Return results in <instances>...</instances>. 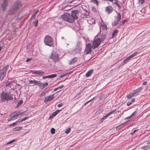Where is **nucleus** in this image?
Here are the masks:
<instances>
[{
	"instance_id": "8fccbe9b",
	"label": "nucleus",
	"mask_w": 150,
	"mask_h": 150,
	"mask_svg": "<svg viewBox=\"0 0 150 150\" xmlns=\"http://www.w3.org/2000/svg\"><path fill=\"white\" fill-rule=\"evenodd\" d=\"M132 103L131 101L128 102L127 103V105L128 106H129L132 104Z\"/></svg>"
},
{
	"instance_id": "e2e57ef3",
	"label": "nucleus",
	"mask_w": 150,
	"mask_h": 150,
	"mask_svg": "<svg viewBox=\"0 0 150 150\" xmlns=\"http://www.w3.org/2000/svg\"><path fill=\"white\" fill-rule=\"evenodd\" d=\"M113 0H105V1H109L111 2H112Z\"/></svg>"
},
{
	"instance_id": "0e129e2a",
	"label": "nucleus",
	"mask_w": 150,
	"mask_h": 150,
	"mask_svg": "<svg viewBox=\"0 0 150 150\" xmlns=\"http://www.w3.org/2000/svg\"><path fill=\"white\" fill-rule=\"evenodd\" d=\"M72 72H69V73H68V74H71V73H72Z\"/></svg>"
},
{
	"instance_id": "69168bd1",
	"label": "nucleus",
	"mask_w": 150,
	"mask_h": 150,
	"mask_svg": "<svg viewBox=\"0 0 150 150\" xmlns=\"http://www.w3.org/2000/svg\"><path fill=\"white\" fill-rule=\"evenodd\" d=\"M1 49H2V47L1 46H0V51L1 50Z\"/></svg>"
},
{
	"instance_id": "4be33fe9",
	"label": "nucleus",
	"mask_w": 150,
	"mask_h": 150,
	"mask_svg": "<svg viewBox=\"0 0 150 150\" xmlns=\"http://www.w3.org/2000/svg\"><path fill=\"white\" fill-rule=\"evenodd\" d=\"M20 111H18L17 112L13 113L12 115H13V117H16L19 115L21 114Z\"/></svg>"
},
{
	"instance_id": "a211bd4d",
	"label": "nucleus",
	"mask_w": 150,
	"mask_h": 150,
	"mask_svg": "<svg viewBox=\"0 0 150 150\" xmlns=\"http://www.w3.org/2000/svg\"><path fill=\"white\" fill-rule=\"evenodd\" d=\"M56 74H52L51 75L47 76H43L42 77L43 79H45L46 78H54L57 76Z\"/></svg>"
},
{
	"instance_id": "412c9836",
	"label": "nucleus",
	"mask_w": 150,
	"mask_h": 150,
	"mask_svg": "<svg viewBox=\"0 0 150 150\" xmlns=\"http://www.w3.org/2000/svg\"><path fill=\"white\" fill-rule=\"evenodd\" d=\"M93 70L91 69L87 72L86 74V76L87 77H88L91 76V74L93 73Z\"/></svg>"
},
{
	"instance_id": "13d9d810",
	"label": "nucleus",
	"mask_w": 150,
	"mask_h": 150,
	"mask_svg": "<svg viewBox=\"0 0 150 150\" xmlns=\"http://www.w3.org/2000/svg\"><path fill=\"white\" fill-rule=\"evenodd\" d=\"M147 81H144L143 83V85H145L147 84Z\"/></svg>"
},
{
	"instance_id": "f03ea898",
	"label": "nucleus",
	"mask_w": 150,
	"mask_h": 150,
	"mask_svg": "<svg viewBox=\"0 0 150 150\" xmlns=\"http://www.w3.org/2000/svg\"><path fill=\"white\" fill-rule=\"evenodd\" d=\"M13 99L12 95L10 93L2 91L0 94V101L2 102L13 100Z\"/></svg>"
},
{
	"instance_id": "2f4dec72",
	"label": "nucleus",
	"mask_w": 150,
	"mask_h": 150,
	"mask_svg": "<svg viewBox=\"0 0 150 150\" xmlns=\"http://www.w3.org/2000/svg\"><path fill=\"white\" fill-rule=\"evenodd\" d=\"M21 129V127H18L14 128L13 129V130L14 131L20 130Z\"/></svg>"
},
{
	"instance_id": "a19ab883",
	"label": "nucleus",
	"mask_w": 150,
	"mask_h": 150,
	"mask_svg": "<svg viewBox=\"0 0 150 150\" xmlns=\"http://www.w3.org/2000/svg\"><path fill=\"white\" fill-rule=\"evenodd\" d=\"M13 117H13V115H11V116L10 117H9V118H8V121H11V120H12L13 119Z\"/></svg>"
},
{
	"instance_id": "4c0bfd02",
	"label": "nucleus",
	"mask_w": 150,
	"mask_h": 150,
	"mask_svg": "<svg viewBox=\"0 0 150 150\" xmlns=\"http://www.w3.org/2000/svg\"><path fill=\"white\" fill-rule=\"evenodd\" d=\"M55 129L54 128H52L51 129V132L52 134H54L55 133Z\"/></svg>"
},
{
	"instance_id": "de8ad7c7",
	"label": "nucleus",
	"mask_w": 150,
	"mask_h": 150,
	"mask_svg": "<svg viewBox=\"0 0 150 150\" xmlns=\"http://www.w3.org/2000/svg\"><path fill=\"white\" fill-rule=\"evenodd\" d=\"M137 130H138V129H135L134 130L133 132L131 133V135H133L135 133V132H136Z\"/></svg>"
},
{
	"instance_id": "423d86ee",
	"label": "nucleus",
	"mask_w": 150,
	"mask_h": 150,
	"mask_svg": "<svg viewBox=\"0 0 150 150\" xmlns=\"http://www.w3.org/2000/svg\"><path fill=\"white\" fill-rule=\"evenodd\" d=\"M9 66L7 65L4 66L2 70H0V80L2 81L5 76Z\"/></svg>"
},
{
	"instance_id": "3c124183",
	"label": "nucleus",
	"mask_w": 150,
	"mask_h": 150,
	"mask_svg": "<svg viewBox=\"0 0 150 150\" xmlns=\"http://www.w3.org/2000/svg\"><path fill=\"white\" fill-rule=\"evenodd\" d=\"M94 98H93L92 99L90 100H89L87 101V102H86L85 103V104L84 105H86L87 103H88L89 102H90L91 100H92Z\"/></svg>"
},
{
	"instance_id": "4d7b16f0",
	"label": "nucleus",
	"mask_w": 150,
	"mask_h": 150,
	"mask_svg": "<svg viewBox=\"0 0 150 150\" xmlns=\"http://www.w3.org/2000/svg\"><path fill=\"white\" fill-rule=\"evenodd\" d=\"M114 2V3L115 4L118 3V1L117 0H113Z\"/></svg>"
},
{
	"instance_id": "bb28decb",
	"label": "nucleus",
	"mask_w": 150,
	"mask_h": 150,
	"mask_svg": "<svg viewBox=\"0 0 150 150\" xmlns=\"http://www.w3.org/2000/svg\"><path fill=\"white\" fill-rule=\"evenodd\" d=\"M136 113L137 112L136 111H134L132 114L130 116L128 117L125 118V119L127 120L129 119H130L133 116L135 115L136 114Z\"/></svg>"
},
{
	"instance_id": "09e8293b",
	"label": "nucleus",
	"mask_w": 150,
	"mask_h": 150,
	"mask_svg": "<svg viewBox=\"0 0 150 150\" xmlns=\"http://www.w3.org/2000/svg\"><path fill=\"white\" fill-rule=\"evenodd\" d=\"M139 1L140 3L142 4L144 2V0H139Z\"/></svg>"
},
{
	"instance_id": "9d476101",
	"label": "nucleus",
	"mask_w": 150,
	"mask_h": 150,
	"mask_svg": "<svg viewBox=\"0 0 150 150\" xmlns=\"http://www.w3.org/2000/svg\"><path fill=\"white\" fill-rule=\"evenodd\" d=\"M4 1L1 4V7L2 9V11H4L6 10V8L8 6V1L7 0H3Z\"/></svg>"
},
{
	"instance_id": "338daca9",
	"label": "nucleus",
	"mask_w": 150,
	"mask_h": 150,
	"mask_svg": "<svg viewBox=\"0 0 150 150\" xmlns=\"http://www.w3.org/2000/svg\"><path fill=\"white\" fill-rule=\"evenodd\" d=\"M147 144H150V142H147Z\"/></svg>"
},
{
	"instance_id": "dca6fc26",
	"label": "nucleus",
	"mask_w": 150,
	"mask_h": 150,
	"mask_svg": "<svg viewBox=\"0 0 150 150\" xmlns=\"http://www.w3.org/2000/svg\"><path fill=\"white\" fill-rule=\"evenodd\" d=\"M142 89L143 88L142 87H140L139 88L134 90L133 91L132 93L134 96L136 95H138Z\"/></svg>"
},
{
	"instance_id": "680f3d73",
	"label": "nucleus",
	"mask_w": 150,
	"mask_h": 150,
	"mask_svg": "<svg viewBox=\"0 0 150 150\" xmlns=\"http://www.w3.org/2000/svg\"><path fill=\"white\" fill-rule=\"evenodd\" d=\"M129 56V57L131 59L132 58V57H134L133 55L132 54V55H130Z\"/></svg>"
},
{
	"instance_id": "603ef678",
	"label": "nucleus",
	"mask_w": 150,
	"mask_h": 150,
	"mask_svg": "<svg viewBox=\"0 0 150 150\" xmlns=\"http://www.w3.org/2000/svg\"><path fill=\"white\" fill-rule=\"evenodd\" d=\"M32 60L31 58H28L26 60V62H28Z\"/></svg>"
},
{
	"instance_id": "864d4df0",
	"label": "nucleus",
	"mask_w": 150,
	"mask_h": 150,
	"mask_svg": "<svg viewBox=\"0 0 150 150\" xmlns=\"http://www.w3.org/2000/svg\"><path fill=\"white\" fill-rule=\"evenodd\" d=\"M120 127V125H119L118 126H117L116 128V129L117 130H118V129H120L121 128Z\"/></svg>"
},
{
	"instance_id": "c85d7f7f",
	"label": "nucleus",
	"mask_w": 150,
	"mask_h": 150,
	"mask_svg": "<svg viewBox=\"0 0 150 150\" xmlns=\"http://www.w3.org/2000/svg\"><path fill=\"white\" fill-rule=\"evenodd\" d=\"M37 85H38V86L41 89H42V83L41 82L38 81Z\"/></svg>"
},
{
	"instance_id": "0eeeda50",
	"label": "nucleus",
	"mask_w": 150,
	"mask_h": 150,
	"mask_svg": "<svg viewBox=\"0 0 150 150\" xmlns=\"http://www.w3.org/2000/svg\"><path fill=\"white\" fill-rule=\"evenodd\" d=\"M117 15L116 16H115V20L112 23V24L113 27H115L120 22V20H121V15L120 13L117 12Z\"/></svg>"
},
{
	"instance_id": "39448f33",
	"label": "nucleus",
	"mask_w": 150,
	"mask_h": 150,
	"mask_svg": "<svg viewBox=\"0 0 150 150\" xmlns=\"http://www.w3.org/2000/svg\"><path fill=\"white\" fill-rule=\"evenodd\" d=\"M44 42L46 45L51 47L53 45V42L52 37L49 35H46L44 39Z\"/></svg>"
},
{
	"instance_id": "49530a36",
	"label": "nucleus",
	"mask_w": 150,
	"mask_h": 150,
	"mask_svg": "<svg viewBox=\"0 0 150 150\" xmlns=\"http://www.w3.org/2000/svg\"><path fill=\"white\" fill-rule=\"evenodd\" d=\"M126 123L125 122L123 124L120 125V127H121V128H122L123 127H124L125 125H126Z\"/></svg>"
},
{
	"instance_id": "2eb2a0df",
	"label": "nucleus",
	"mask_w": 150,
	"mask_h": 150,
	"mask_svg": "<svg viewBox=\"0 0 150 150\" xmlns=\"http://www.w3.org/2000/svg\"><path fill=\"white\" fill-rule=\"evenodd\" d=\"M116 111V109L113 110H112V111H110L108 113L107 115H106L102 119V120H104V119H106L108 117H109L110 115H111L114 114L115 113V112Z\"/></svg>"
},
{
	"instance_id": "ea45409f",
	"label": "nucleus",
	"mask_w": 150,
	"mask_h": 150,
	"mask_svg": "<svg viewBox=\"0 0 150 150\" xmlns=\"http://www.w3.org/2000/svg\"><path fill=\"white\" fill-rule=\"evenodd\" d=\"M71 131V129L70 128H69L68 129H67L65 131V133H66L67 134H68V133H69V132H70Z\"/></svg>"
},
{
	"instance_id": "6e6552de",
	"label": "nucleus",
	"mask_w": 150,
	"mask_h": 150,
	"mask_svg": "<svg viewBox=\"0 0 150 150\" xmlns=\"http://www.w3.org/2000/svg\"><path fill=\"white\" fill-rule=\"evenodd\" d=\"M102 40L100 38L95 39L92 43V47L95 49L97 48L100 44Z\"/></svg>"
},
{
	"instance_id": "7ed1b4c3",
	"label": "nucleus",
	"mask_w": 150,
	"mask_h": 150,
	"mask_svg": "<svg viewBox=\"0 0 150 150\" xmlns=\"http://www.w3.org/2000/svg\"><path fill=\"white\" fill-rule=\"evenodd\" d=\"M21 3L20 1H16L14 3L13 6L9 11V13L13 14L17 12L21 7Z\"/></svg>"
},
{
	"instance_id": "f704fd0d",
	"label": "nucleus",
	"mask_w": 150,
	"mask_h": 150,
	"mask_svg": "<svg viewBox=\"0 0 150 150\" xmlns=\"http://www.w3.org/2000/svg\"><path fill=\"white\" fill-rule=\"evenodd\" d=\"M150 147V146L149 145H146L142 147V149H146V148H147L149 149Z\"/></svg>"
},
{
	"instance_id": "6e6d98bb",
	"label": "nucleus",
	"mask_w": 150,
	"mask_h": 150,
	"mask_svg": "<svg viewBox=\"0 0 150 150\" xmlns=\"http://www.w3.org/2000/svg\"><path fill=\"white\" fill-rule=\"evenodd\" d=\"M15 141V140H13L12 141H11L9 142H8V144H10L11 143Z\"/></svg>"
},
{
	"instance_id": "e433bc0d",
	"label": "nucleus",
	"mask_w": 150,
	"mask_h": 150,
	"mask_svg": "<svg viewBox=\"0 0 150 150\" xmlns=\"http://www.w3.org/2000/svg\"><path fill=\"white\" fill-rule=\"evenodd\" d=\"M38 23V20H37V21L34 23V26L35 27H37Z\"/></svg>"
},
{
	"instance_id": "4468645a",
	"label": "nucleus",
	"mask_w": 150,
	"mask_h": 150,
	"mask_svg": "<svg viewBox=\"0 0 150 150\" xmlns=\"http://www.w3.org/2000/svg\"><path fill=\"white\" fill-rule=\"evenodd\" d=\"M113 8L111 6H107L105 9V11L108 14H110L112 11Z\"/></svg>"
},
{
	"instance_id": "f257e3e1",
	"label": "nucleus",
	"mask_w": 150,
	"mask_h": 150,
	"mask_svg": "<svg viewBox=\"0 0 150 150\" xmlns=\"http://www.w3.org/2000/svg\"><path fill=\"white\" fill-rule=\"evenodd\" d=\"M79 12L77 10H73L71 11V14L66 13H64L61 16L63 20L69 23H72L75 20L77 19L79 15Z\"/></svg>"
},
{
	"instance_id": "5fc2aeb1",
	"label": "nucleus",
	"mask_w": 150,
	"mask_h": 150,
	"mask_svg": "<svg viewBox=\"0 0 150 150\" xmlns=\"http://www.w3.org/2000/svg\"><path fill=\"white\" fill-rule=\"evenodd\" d=\"M62 105H63V104L62 103L59 104H58L57 106L58 107H60L62 106Z\"/></svg>"
},
{
	"instance_id": "72a5a7b5",
	"label": "nucleus",
	"mask_w": 150,
	"mask_h": 150,
	"mask_svg": "<svg viewBox=\"0 0 150 150\" xmlns=\"http://www.w3.org/2000/svg\"><path fill=\"white\" fill-rule=\"evenodd\" d=\"M128 21V19H126L125 20H123L122 21V24H120V25H123L126 22H127Z\"/></svg>"
},
{
	"instance_id": "c9c22d12",
	"label": "nucleus",
	"mask_w": 150,
	"mask_h": 150,
	"mask_svg": "<svg viewBox=\"0 0 150 150\" xmlns=\"http://www.w3.org/2000/svg\"><path fill=\"white\" fill-rule=\"evenodd\" d=\"M48 84V83L47 82L45 83L42 84V89L43 88L47 86Z\"/></svg>"
},
{
	"instance_id": "c03bdc74",
	"label": "nucleus",
	"mask_w": 150,
	"mask_h": 150,
	"mask_svg": "<svg viewBox=\"0 0 150 150\" xmlns=\"http://www.w3.org/2000/svg\"><path fill=\"white\" fill-rule=\"evenodd\" d=\"M45 92H42L40 94V96H43L44 95H45Z\"/></svg>"
},
{
	"instance_id": "1a4fd4ad",
	"label": "nucleus",
	"mask_w": 150,
	"mask_h": 150,
	"mask_svg": "<svg viewBox=\"0 0 150 150\" xmlns=\"http://www.w3.org/2000/svg\"><path fill=\"white\" fill-rule=\"evenodd\" d=\"M58 54L55 52H53L51 54L50 56V58L52 60V61L54 63L57 62L59 59Z\"/></svg>"
},
{
	"instance_id": "5701e85b",
	"label": "nucleus",
	"mask_w": 150,
	"mask_h": 150,
	"mask_svg": "<svg viewBox=\"0 0 150 150\" xmlns=\"http://www.w3.org/2000/svg\"><path fill=\"white\" fill-rule=\"evenodd\" d=\"M118 32V31L117 30H114L112 34V37L113 38L115 36L117 35Z\"/></svg>"
},
{
	"instance_id": "7c9ffc66",
	"label": "nucleus",
	"mask_w": 150,
	"mask_h": 150,
	"mask_svg": "<svg viewBox=\"0 0 150 150\" xmlns=\"http://www.w3.org/2000/svg\"><path fill=\"white\" fill-rule=\"evenodd\" d=\"M130 57H129V56L128 57L125 58V59H124L123 61V62L124 63H126L129 60L131 59Z\"/></svg>"
},
{
	"instance_id": "58836bf2",
	"label": "nucleus",
	"mask_w": 150,
	"mask_h": 150,
	"mask_svg": "<svg viewBox=\"0 0 150 150\" xmlns=\"http://www.w3.org/2000/svg\"><path fill=\"white\" fill-rule=\"evenodd\" d=\"M28 118V117H26L23 118L22 119H21L20 121H19V122H22L23 121L26 120Z\"/></svg>"
},
{
	"instance_id": "aec40b11",
	"label": "nucleus",
	"mask_w": 150,
	"mask_h": 150,
	"mask_svg": "<svg viewBox=\"0 0 150 150\" xmlns=\"http://www.w3.org/2000/svg\"><path fill=\"white\" fill-rule=\"evenodd\" d=\"M38 81H36L35 80H30L29 81V83L30 84H33L34 85H37V83Z\"/></svg>"
},
{
	"instance_id": "cd10ccee",
	"label": "nucleus",
	"mask_w": 150,
	"mask_h": 150,
	"mask_svg": "<svg viewBox=\"0 0 150 150\" xmlns=\"http://www.w3.org/2000/svg\"><path fill=\"white\" fill-rule=\"evenodd\" d=\"M23 102L22 100H20L18 103L17 105L16 106V108H18V107L21 105L23 103Z\"/></svg>"
},
{
	"instance_id": "6ab92c4d",
	"label": "nucleus",
	"mask_w": 150,
	"mask_h": 150,
	"mask_svg": "<svg viewBox=\"0 0 150 150\" xmlns=\"http://www.w3.org/2000/svg\"><path fill=\"white\" fill-rule=\"evenodd\" d=\"M86 8V7L85 6H84L83 7V10H84L86 12V13H85V16L87 18L88 16H89L88 11H89V10L88 8Z\"/></svg>"
},
{
	"instance_id": "20e7f679",
	"label": "nucleus",
	"mask_w": 150,
	"mask_h": 150,
	"mask_svg": "<svg viewBox=\"0 0 150 150\" xmlns=\"http://www.w3.org/2000/svg\"><path fill=\"white\" fill-rule=\"evenodd\" d=\"M107 27L106 25L104 23H100V34H103V37L102 39L103 40H104L105 38V36L104 33H105L107 32Z\"/></svg>"
},
{
	"instance_id": "774afa93",
	"label": "nucleus",
	"mask_w": 150,
	"mask_h": 150,
	"mask_svg": "<svg viewBox=\"0 0 150 150\" xmlns=\"http://www.w3.org/2000/svg\"><path fill=\"white\" fill-rule=\"evenodd\" d=\"M48 91H47L46 92H48Z\"/></svg>"
},
{
	"instance_id": "473e14b6",
	"label": "nucleus",
	"mask_w": 150,
	"mask_h": 150,
	"mask_svg": "<svg viewBox=\"0 0 150 150\" xmlns=\"http://www.w3.org/2000/svg\"><path fill=\"white\" fill-rule=\"evenodd\" d=\"M91 2L96 4L97 5H98L99 3V2L96 0H91Z\"/></svg>"
},
{
	"instance_id": "bf43d9fd",
	"label": "nucleus",
	"mask_w": 150,
	"mask_h": 150,
	"mask_svg": "<svg viewBox=\"0 0 150 150\" xmlns=\"http://www.w3.org/2000/svg\"><path fill=\"white\" fill-rule=\"evenodd\" d=\"M137 54V52H135L133 53L132 54L133 55L134 57Z\"/></svg>"
},
{
	"instance_id": "052dcab7",
	"label": "nucleus",
	"mask_w": 150,
	"mask_h": 150,
	"mask_svg": "<svg viewBox=\"0 0 150 150\" xmlns=\"http://www.w3.org/2000/svg\"><path fill=\"white\" fill-rule=\"evenodd\" d=\"M135 100V99L133 98L132 99L131 101L132 102V103Z\"/></svg>"
},
{
	"instance_id": "37998d69",
	"label": "nucleus",
	"mask_w": 150,
	"mask_h": 150,
	"mask_svg": "<svg viewBox=\"0 0 150 150\" xmlns=\"http://www.w3.org/2000/svg\"><path fill=\"white\" fill-rule=\"evenodd\" d=\"M115 5L117 6L120 9L121 8V6H120V5L117 3H116V4H115Z\"/></svg>"
},
{
	"instance_id": "c756f323",
	"label": "nucleus",
	"mask_w": 150,
	"mask_h": 150,
	"mask_svg": "<svg viewBox=\"0 0 150 150\" xmlns=\"http://www.w3.org/2000/svg\"><path fill=\"white\" fill-rule=\"evenodd\" d=\"M63 86H64L63 85H61L57 88H55L54 90V91H57L58 90L62 88L63 87Z\"/></svg>"
},
{
	"instance_id": "79ce46f5",
	"label": "nucleus",
	"mask_w": 150,
	"mask_h": 150,
	"mask_svg": "<svg viewBox=\"0 0 150 150\" xmlns=\"http://www.w3.org/2000/svg\"><path fill=\"white\" fill-rule=\"evenodd\" d=\"M68 74V73H65V74H61L60 76V77L61 78H62Z\"/></svg>"
},
{
	"instance_id": "b1692460",
	"label": "nucleus",
	"mask_w": 150,
	"mask_h": 150,
	"mask_svg": "<svg viewBox=\"0 0 150 150\" xmlns=\"http://www.w3.org/2000/svg\"><path fill=\"white\" fill-rule=\"evenodd\" d=\"M39 10L38 9L32 15L31 18L33 19H35L36 15L37 14V13L39 12Z\"/></svg>"
},
{
	"instance_id": "ddd939ff",
	"label": "nucleus",
	"mask_w": 150,
	"mask_h": 150,
	"mask_svg": "<svg viewBox=\"0 0 150 150\" xmlns=\"http://www.w3.org/2000/svg\"><path fill=\"white\" fill-rule=\"evenodd\" d=\"M30 71L33 74H38L40 75L42 74H43L44 72L42 70H30Z\"/></svg>"
},
{
	"instance_id": "a878e982",
	"label": "nucleus",
	"mask_w": 150,
	"mask_h": 150,
	"mask_svg": "<svg viewBox=\"0 0 150 150\" xmlns=\"http://www.w3.org/2000/svg\"><path fill=\"white\" fill-rule=\"evenodd\" d=\"M61 110H57L55 111L52 114V116L53 117L56 116L58 113Z\"/></svg>"
},
{
	"instance_id": "f3484780",
	"label": "nucleus",
	"mask_w": 150,
	"mask_h": 150,
	"mask_svg": "<svg viewBox=\"0 0 150 150\" xmlns=\"http://www.w3.org/2000/svg\"><path fill=\"white\" fill-rule=\"evenodd\" d=\"M78 60V58L76 57H74L71 59L69 62V65L75 63Z\"/></svg>"
},
{
	"instance_id": "393cba45",
	"label": "nucleus",
	"mask_w": 150,
	"mask_h": 150,
	"mask_svg": "<svg viewBox=\"0 0 150 150\" xmlns=\"http://www.w3.org/2000/svg\"><path fill=\"white\" fill-rule=\"evenodd\" d=\"M134 96V95H133L132 93H131L126 96V98H127L128 99H130L132 98Z\"/></svg>"
},
{
	"instance_id": "f8f14e48",
	"label": "nucleus",
	"mask_w": 150,
	"mask_h": 150,
	"mask_svg": "<svg viewBox=\"0 0 150 150\" xmlns=\"http://www.w3.org/2000/svg\"><path fill=\"white\" fill-rule=\"evenodd\" d=\"M54 98V94L46 97L44 99V102L46 103L48 101H50L53 99Z\"/></svg>"
},
{
	"instance_id": "a18cd8bd",
	"label": "nucleus",
	"mask_w": 150,
	"mask_h": 150,
	"mask_svg": "<svg viewBox=\"0 0 150 150\" xmlns=\"http://www.w3.org/2000/svg\"><path fill=\"white\" fill-rule=\"evenodd\" d=\"M18 121H17L16 122H14L10 124V126H13L14 125H16V123Z\"/></svg>"
},
{
	"instance_id": "9b49d317",
	"label": "nucleus",
	"mask_w": 150,
	"mask_h": 150,
	"mask_svg": "<svg viewBox=\"0 0 150 150\" xmlns=\"http://www.w3.org/2000/svg\"><path fill=\"white\" fill-rule=\"evenodd\" d=\"M91 45L90 43H88V44L86 45V47L85 50V52L86 53V54H88L91 52Z\"/></svg>"
}]
</instances>
